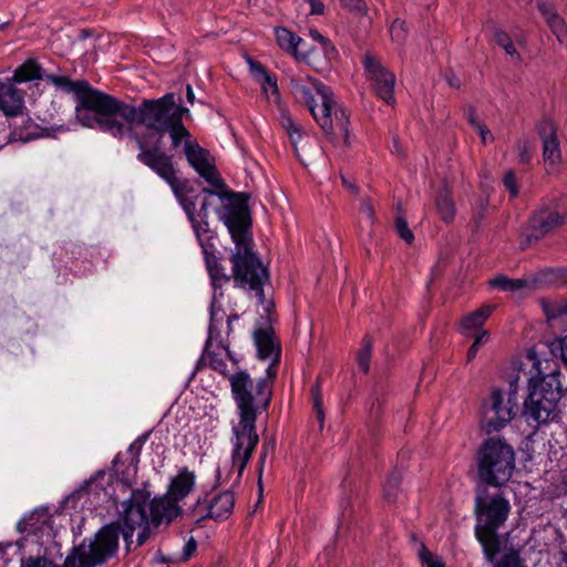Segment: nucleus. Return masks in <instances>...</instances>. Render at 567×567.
<instances>
[{
    "mask_svg": "<svg viewBox=\"0 0 567 567\" xmlns=\"http://www.w3.org/2000/svg\"><path fill=\"white\" fill-rule=\"evenodd\" d=\"M195 485V473L184 467L172 478L166 494L178 504L194 491Z\"/></svg>",
    "mask_w": 567,
    "mask_h": 567,
    "instance_id": "obj_20",
    "label": "nucleus"
},
{
    "mask_svg": "<svg viewBox=\"0 0 567 567\" xmlns=\"http://www.w3.org/2000/svg\"><path fill=\"white\" fill-rule=\"evenodd\" d=\"M564 224V217L557 212L539 210L530 218L526 239L528 243L537 241L544 238L550 231L557 229Z\"/></svg>",
    "mask_w": 567,
    "mask_h": 567,
    "instance_id": "obj_16",
    "label": "nucleus"
},
{
    "mask_svg": "<svg viewBox=\"0 0 567 567\" xmlns=\"http://www.w3.org/2000/svg\"><path fill=\"white\" fill-rule=\"evenodd\" d=\"M515 468V452L512 445L501 437H489L483 442L477 453L480 478L491 486H503Z\"/></svg>",
    "mask_w": 567,
    "mask_h": 567,
    "instance_id": "obj_8",
    "label": "nucleus"
},
{
    "mask_svg": "<svg viewBox=\"0 0 567 567\" xmlns=\"http://www.w3.org/2000/svg\"><path fill=\"white\" fill-rule=\"evenodd\" d=\"M135 140L140 150L137 159L166 181L175 194L179 196L178 181L172 158L159 150L161 136L152 141L136 135Z\"/></svg>",
    "mask_w": 567,
    "mask_h": 567,
    "instance_id": "obj_13",
    "label": "nucleus"
},
{
    "mask_svg": "<svg viewBox=\"0 0 567 567\" xmlns=\"http://www.w3.org/2000/svg\"><path fill=\"white\" fill-rule=\"evenodd\" d=\"M509 511V502L501 492L495 494L482 492L476 495L475 514L477 524L475 536L488 561H493L499 553L501 544L496 532L506 522Z\"/></svg>",
    "mask_w": 567,
    "mask_h": 567,
    "instance_id": "obj_5",
    "label": "nucleus"
},
{
    "mask_svg": "<svg viewBox=\"0 0 567 567\" xmlns=\"http://www.w3.org/2000/svg\"><path fill=\"white\" fill-rule=\"evenodd\" d=\"M45 567H59V566H56L53 563L47 560V566Z\"/></svg>",
    "mask_w": 567,
    "mask_h": 567,
    "instance_id": "obj_63",
    "label": "nucleus"
},
{
    "mask_svg": "<svg viewBox=\"0 0 567 567\" xmlns=\"http://www.w3.org/2000/svg\"><path fill=\"white\" fill-rule=\"evenodd\" d=\"M224 317V311L217 307L216 301L214 300L210 309L209 334L204 352L200 357V363L229 379L231 373L228 369V363H230L231 370H235L238 361L231 355L228 346H226L219 338L218 328L223 322Z\"/></svg>",
    "mask_w": 567,
    "mask_h": 567,
    "instance_id": "obj_11",
    "label": "nucleus"
},
{
    "mask_svg": "<svg viewBox=\"0 0 567 567\" xmlns=\"http://www.w3.org/2000/svg\"><path fill=\"white\" fill-rule=\"evenodd\" d=\"M282 126L285 127L291 143L293 144L297 157L300 161H302L298 150V142L301 141L302 138V132L300 126L296 124L290 117H286L282 120Z\"/></svg>",
    "mask_w": 567,
    "mask_h": 567,
    "instance_id": "obj_35",
    "label": "nucleus"
},
{
    "mask_svg": "<svg viewBox=\"0 0 567 567\" xmlns=\"http://www.w3.org/2000/svg\"><path fill=\"white\" fill-rule=\"evenodd\" d=\"M390 34L393 42L403 44L408 34L405 22L400 19H395L390 27Z\"/></svg>",
    "mask_w": 567,
    "mask_h": 567,
    "instance_id": "obj_38",
    "label": "nucleus"
},
{
    "mask_svg": "<svg viewBox=\"0 0 567 567\" xmlns=\"http://www.w3.org/2000/svg\"><path fill=\"white\" fill-rule=\"evenodd\" d=\"M275 372L267 369V375L252 381L245 371H235L229 375L230 389L239 413V422L234 426V440L231 451V468L224 478L229 481L228 475L236 471L235 483L240 481L243 472L248 464L259 436L256 431L257 415L267 409L271 401L272 382Z\"/></svg>",
    "mask_w": 567,
    "mask_h": 567,
    "instance_id": "obj_1",
    "label": "nucleus"
},
{
    "mask_svg": "<svg viewBox=\"0 0 567 567\" xmlns=\"http://www.w3.org/2000/svg\"><path fill=\"white\" fill-rule=\"evenodd\" d=\"M184 116L190 117V112L176 103L174 93L156 100H144L138 107L112 96L102 130L115 137H123L131 132L133 125L143 124L156 132L145 136L154 141L157 136H163L165 128Z\"/></svg>",
    "mask_w": 567,
    "mask_h": 567,
    "instance_id": "obj_2",
    "label": "nucleus"
},
{
    "mask_svg": "<svg viewBox=\"0 0 567 567\" xmlns=\"http://www.w3.org/2000/svg\"><path fill=\"white\" fill-rule=\"evenodd\" d=\"M543 309L546 313V317L548 320H554L561 316L563 313L567 312V306L566 305H551L547 301H543Z\"/></svg>",
    "mask_w": 567,
    "mask_h": 567,
    "instance_id": "obj_43",
    "label": "nucleus"
},
{
    "mask_svg": "<svg viewBox=\"0 0 567 567\" xmlns=\"http://www.w3.org/2000/svg\"><path fill=\"white\" fill-rule=\"evenodd\" d=\"M275 450V443L272 441L264 442L260 456H259V480L261 478V473L265 466L266 457L269 452Z\"/></svg>",
    "mask_w": 567,
    "mask_h": 567,
    "instance_id": "obj_47",
    "label": "nucleus"
},
{
    "mask_svg": "<svg viewBox=\"0 0 567 567\" xmlns=\"http://www.w3.org/2000/svg\"><path fill=\"white\" fill-rule=\"evenodd\" d=\"M254 340L260 359H274L275 362L279 361V346L270 328L256 330Z\"/></svg>",
    "mask_w": 567,
    "mask_h": 567,
    "instance_id": "obj_22",
    "label": "nucleus"
},
{
    "mask_svg": "<svg viewBox=\"0 0 567 567\" xmlns=\"http://www.w3.org/2000/svg\"><path fill=\"white\" fill-rule=\"evenodd\" d=\"M371 358V342L370 340L364 341L363 348L358 353V365L360 370L364 373L369 371V363Z\"/></svg>",
    "mask_w": 567,
    "mask_h": 567,
    "instance_id": "obj_41",
    "label": "nucleus"
},
{
    "mask_svg": "<svg viewBox=\"0 0 567 567\" xmlns=\"http://www.w3.org/2000/svg\"><path fill=\"white\" fill-rule=\"evenodd\" d=\"M360 212L363 214L367 218L373 219L374 218V208L370 199L363 198L360 206Z\"/></svg>",
    "mask_w": 567,
    "mask_h": 567,
    "instance_id": "obj_50",
    "label": "nucleus"
},
{
    "mask_svg": "<svg viewBox=\"0 0 567 567\" xmlns=\"http://www.w3.org/2000/svg\"><path fill=\"white\" fill-rule=\"evenodd\" d=\"M184 152L189 165L210 185L221 187L223 181L208 158V153L195 141L186 140Z\"/></svg>",
    "mask_w": 567,
    "mask_h": 567,
    "instance_id": "obj_15",
    "label": "nucleus"
},
{
    "mask_svg": "<svg viewBox=\"0 0 567 567\" xmlns=\"http://www.w3.org/2000/svg\"><path fill=\"white\" fill-rule=\"evenodd\" d=\"M539 11L546 20L547 25L551 32L556 35L560 43L567 41V25L561 17L557 14L555 9L546 3L538 4Z\"/></svg>",
    "mask_w": 567,
    "mask_h": 567,
    "instance_id": "obj_26",
    "label": "nucleus"
},
{
    "mask_svg": "<svg viewBox=\"0 0 567 567\" xmlns=\"http://www.w3.org/2000/svg\"><path fill=\"white\" fill-rule=\"evenodd\" d=\"M342 184H343V185H344L349 190H351V192H353V193H355V192H357V186H355L353 183H351V182L347 181L344 177H342Z\"/></svg>",
    "mask_w": 567,
    "mask_h": 567,
    "instance_id": "obj_58",
    "label": "nucleus"
},
{
    "mask_svg": "<svg viewBox=\"0 0 567 567\" xmlns=\"http://www.w3.org/2000/svg\"><path fill=\"white\" fill-rule=\"evenodd\" d=\"M396 231L400 237L405 240L408 244H411L414 239V235L408 226V223L404 218L398 217L395 221Z\"/></svg>",
    "mask_w": 567,
    "mask_h": 567,
    "instance_id": "obj_44",
    "label": "nucleus"
},
{
    "mask_svg": "<svg viewBox=\"0 0 567 567\" xmlns=\"http://www.w3.org/2000/svg\"><path fill=\"white\" fill-rule=\"evenodd\" d=\"M310 35L316 41H319V42H322V43L327 42V39L323 35H321L317 30H311L310 31Z\"/></svg>",
    "mask_w": 567,
    "mask_h": 567,
    "instance_id": "obj_57",
    "label": "nucleus"
},
{
    "mask_svg": "<svg viewBox=\"0 0 567 567\" xmlns=\"http://www.w3.org/2000/svg\"><path fill=\"white\" fill-rule=\"evenodd\" d=\"M193 229L203 249L210 248V239L214 237L213 231L209 229L207 217L197 215L190 220Z\"/></svg>",
    "mask_w": 567,
    "mask_h": 567,
    "instance_id": "obj_30",
    "label": "nucleus"
},
{
    "mask_svg": "<svg viewBox=\"0 0 567 567\" xmlns=\"http://www.w3.org/2000/svg\"><path fill=\"white\" fill-rule=\"evenodd\" d=\"M150 493L144 489H133L131 497L122 503V512L120 520L123 525L122 534L126 543L131 542V537L136 533L137 545H143L151 534V520L146 514V505Z\"/></svg>",
    "mask_w": 567,
    "mask_h": 567,
    "instance_id": "obj_12",
    "label": "nucleus"
},
{
    "mask_svg": "<svg viewBox=\"0 0 567 567\" xmlns=\"http://www.w3.org/2000/svg\"><path fill=\"white\" fill-rule=\"evenodd\" d=\"M474 128L478 132L483 143H486L488 138L493 140L491 131L483 123L477 124Z\"/></svg>",
    "mask_w": 567,
    "mask_h": 567,
    "instance_id": "obj_51",
    "label": "nucleus"
},
{
    "mask_svg": "<svg viewBox=\"0 0 567 567\" xmlns=\"http://www.w3.org/2000/svg\"><path fill=\"white\" fill-rule=\"evenodd\" d=\"M41 68L37 61L30 59L21 64L13 73L11 80L13 83H23L41 79Z\"/></svg>",
    "mask_w": 567,
    "mask_h": 567,
    "instance_id": "obj_28",
    "label": "nucleus"
},
{
    "mask_svg": "<svg viewBox=\"0 0 567 567\" xmlns=\"http://www.w3.org/2000/svg\"><path fill=\"white\" fill-rule=\"evenodd\" d=\"M549 349L550 353L554 357L560 358L563 363L567 367V334L551 341Z\"/></svg>",
    "mask_w": 567,
    "mask_h": 567,
    "instance_id": "obj_36",
    "label": "nucleus"
},
{
    "mask_svg": "<svg viewBox=\"0 0 567 567\" xmlns=\"http://www.w3.org/2000/svg\"><path fill=\"white\" fill-rule=\"evenodd\" d=\"M24 109V94L7 79L0 80V111L8 117L22 114Z\"/></svg>",
    "mask_w": 567,
    "mask_h": 567,
    "instance_id": "obj_17",
    "label": "nucleus"
},
{
    "mask_svg": "<svg viewBox=\"0 0 567 567\" xmlns=\"http://www.w3.org/2000/svg\"><path fill=\"white\" fill-rule=\"evenodd\" d=\"M524 360L514 362V368L517 369L519 375L523 372L527 377L528 373L524 371L523 367H532L530 375L527 378L529 392L524 402V415L528 421L532 420L537 424L547 423L557 415V403L561 389L560 371L555 368L545 373L547 368H543V362L535 349L527 350Z\"/></svg>",
    "mask_w": 567,
    "mask_h": 567,
    "instance_id": "obj_4",
    "label": "nucleus"
},
{
    "mask_svg": "<svg viewBox=\"0 0 567 567\" xmlns=\"http://www.w3.org/2000/svg\"><path fill=\"white\" fill-rule=\"evenodd\" d=\"M257 71L258 81L260 82L265 94L270 97L274 96L275 101L279 100V90L276 79H274L265 69L260 65L255 66Z\"/></svg>",
    "mask_w": 567,
    "mask_h": 567,
    "instance_id": "obj_31",
    "label": "nucleus"
},
{
    "mask_svg": "<svg viewBox=\"0 0 567 567\" xmlns=\"http://www.w3.org/2000/svg\"><path fill=\"white\" fill-rule=\"evenodd\" d=\"M289 85L295 100L308 107L326 134H331L333 131L332 111L337 105L331 89L303 73L290 75Z\"/></svg>",
    "mask_w": 567,
    "mask_h": 567,
    "instance_id": "obj_6",
    "label": "nucleus"
},
{
    "mask_svg": "<svg viewBox=\"0 0 567 567\" xmlns=\"http://www.w3.org/2000/svg\"><path fill=\"white\" fill-rule=\"evenodd\" d=\"M165 132L169 133V137L172 140V145L174 148L178 147L182 141H184L185 143L186 140H192L190 133L183 124V118H178V121L173 123L172 126L165 128Z\"/></svg>",
    "mask_w": 567,
    "mask_h": 567,
    "instance_id": "obj_33",
    "label": "nucleus"
},
{
    "mask_svg": "<svg viewBox=\"0 0 567 567\" xmlns=\"http://www.w3.org/2000/svg\"><path fill=\"white\" fill-rule=\"evenodd\" d=\"M489 286L503 291H517L526 286V280L511 279L504 275H499L489 280Z\"/></svg>",
    "mask_w": 567,
    "mask_h": 567,
    "instance_id": "obj_32",
    "label": "nucleus"
},
{
    "mask_svg": "<svg viewBox=\"0 0 567 567\" xmlns=\"http://www.w3.org/2000/svg\"><path fill=\"white\" fill-rule=\"evenodd\" d=\"M494 41L502 47L506 54L511 56L512 61L519 62L520 55L517 52L511 37L504 31H496L494 33Z\"/></svg>",
    "mask_w": 567,
    "mask_h": 567,
    "instance_id": "obj_34",
    "label": "nucleus"
},
{
    "mask_svg": "<svg viewBox=\"0 0 567 567\" xmlns=\"http://www.w3.org/2000/svg\"><path fill=\"white\" fill-rule=\"evenodd\" d=\"M204 192L208 195V197H213L216 195V193L213 190L205 189Z\"/></svg>",
    "mask_w": 567,
    "mask_h": 567,
    "instance_id": "obj_61",
    "label": "nucleus"
},
{
    "mask_svg": "<svg viewBox=\"0 0 567 567\" xmlns=\"http://www.w3.org/2000/svg\"><path fill=\"white\" fill-rule=\"evenodd\" d=\"M228 207L223 215L236 249L231 256L233 278L237 286L249 287L262 293L261 287L268 279L267 269L251 251L250 217L244 194H229Z\"/></svg>",
    "mask_w": 567,
    "mask_h": 567,
    "instance_id": "obj_3",
    "label": "nucleus"
},
{
    "mask_svg": "<svg viewBox=\"0 0 567 567\" xmlns=\"http://www.w3.org/2000/svg\"><path fill=\"white\" fill-rule=\"evenodd\" d=\"M419 556L425 567H445L443 560L432 554L424 545L421 546Z\"/></svg>",
    "mask_w": 567,
    "mask_h": 567,
    "instance_id": "obj_39",
    "label": "nucleus"
},
{
    "mask_svg": "<svg viewBox=\"0 0 567 567\" xmlns=\"http://www.w3.org/2000/svg\"><path fill=\"white\" fill-rule=\"evenodd\" d=\"M203 251L213 286L214 288H220L224 284L228 282L230 278L226 275L225 269L219 264L217 257L209 251V248L203 249Z\"/></svg>",
    "mask_w": 567,
    "mask_h": 567,
    "instance_id": "obj_27",
    "label": "nucleus"
},
{
    "mask_svg": "<svg viewBox=\"0 0 567 567\" xmlns=\"http://www.w3.org/2000/svg\"><path fill=\"white\" fill-rule=\"evenodd\" d=\"M401 481V476L398 473H393L385 482V496L390 498L392 496V492L399 486Z\"/></svg>",
    "mask_w": 567,
    "mask_h": 567,
    "instance_id": "obj_48",
    "label": "nucleus"
},
{
    "mask_svg": "<svg viewBox=\"0 0 567 567\" xmlns=\"http://www.w3.org/2000/svg\"><path fill=\"white\" fill-rule=\"evenodd\" d=\"M488 337H489V334H488L487 330H483V331H480L478 333L474 334V342L470 347V349L467 351V355H466L467 362H471L474 360V358L476 357V354L480 350L481 344L487 342Z\"/></svg>",
    "mask_w": 567,
    "mask_h": 567,
    "instance_id": "obj_40",
    "label": "nucleus"
},
{
    "mask_svg": "<svg viewBox=\"0 0 567 567\" xmlns=\"http://www.w3.org/2000/svg\"><path fill=\"white\" fill-rule=\"evenodd\" d=\"M436 209L441 219L451 223L455 217V205L447 188H443L436 198Z\"/></svg>",
    "mask_w": 567,
    "mask_h": 567,
    "instance_id": "obj_29",
    "label": "nucleus"
},
{
    "mask_svg": "<svg viewBox=\"0 0 567 567\" xmlns=\"http://www.w3.org/2000/svg\"><path fill=\"white\" fill-rule=\"evenodd\" d=\"M235 496L230 491L223 492L209 501L208 515L215 519H226L233 512Z\"/></svg>",
    "mask_w": 567,
    "mask_h": 567,
    "instance_id": "obj_24",
    "label": "nucleus"
},
{
    "mask_svg": "<svg viewBox=\"0 0 567 567\" xmlns=\"http://www.w3.org/2000/svg\"><path fill=\"white\" fill-rule=\"evenodd\" d=\"M276 40L278 45L292 54L298 60H307L308 55L298 51L300 44L303 43L302 39L293 32L284 27L275 29Z\"/></svg>",
    "mask_w": 567,
    "mask_h": 567,
    "instance_id": "obj_25",
    "label": "nucleus"
},
{
    "mask_svg": "<svg viewBox=\"0 0 567 567\" xmlns=\"http://www.w3.org/2000/svg\"><path fill=\"white\" fill-rule=\"evenodd\" d=\"M209 205H210L209 198L205 197L202 202V206H200V210H199L198 215L207 217V210H208Z\"/></svg>",
    "mask_w": 567,
    "mask_h": 567,
    "instance_id": "obj_55",
    "label": "nucleus"
},
{
    "mask_svg": "<svg viewBox=\"0 0 567 567\" xmlns=\"http://www.w3.org/2000/svg\"><path fill=\"white\" fill-rule=\"evenodd\" d=\"M467 120L470 122V124L473 126V127H476L477 124H481L482 122L477 118L476 114H475V111L473 109H470L467 111Z\"/></svg>",
    "mask_w": 567,
    "mask_h": 567,
    "instance_id": "obj_54",
    "label": "nucleus"
},
{
    "mask_svg": "<svg viewBox=\"0 0 567 567\" xmlns=\"http://www.w3.org/2000/svg\"><path fill=\"white\" fill-rule=\"evenodd\" d=\"M563 560L567 564V551H563Z\"/></svg>",
    "mask_w": 567,
    "mask_h": 567,
    "instance_id": "obj_64",
    "label": "nucleus"
},
{
    "mask_svg": "<svg viewBox=\"0 0 567 567\" xmlns=\"http://www.w3.org/2000/svg\"><path fill=\"white\" fill-rule=\"evenodd\" d=\"M519 380V374H516L509 380L511 394L495 388L484 400L481 412V426L486 433L502 430L516 415L518 405L515 396Z\"/></svg>",
    "mask_w": 567,
    "mask_h": 567,
    "instance_id": "obj_10",
    "label": "nucleus"
},
{
    "mask_svg": "<svg viewBox=\"0 0 567 567\" xmlns=\"http://www.w3.org/2000/svg\"><path fill=\"white\" fill-rule=\"evenodd\" d=\"M186 99H187V101L190 104H194V102H195V94H194V91L192 89V85H189V84L186 86Z\"/></svg>",
    "mask_w": 567,
    "mask_h": 567,
    "instance_id": "obj_56",
    "label": "nucleus"
},
{
    "mask_svg": "<svg viewBox=\"0 0 567 567\" xmlns=\"http://www.w3.org/2000/svg\"><path fill=\"white\" fill-rule=\"evenodd\" d=\"M367 78L370 81L375 94L386 104H393L395 76L388 71L381 62L372 55L367 54L363 59Z\"/></svg>",
    "mask_w": 567,
    "mask_h": 567,
    "instance_id": "obj_14",
    "label": "nucleus"
},
{
    "mask_svg": "<svg viewBox=\"0 0 567 567\" xmlns=\"http://www.w3.org/2000/svg\"><path fill=\"white\" fill-rule=\"evenodd\" d=\"M47 559L44 558H29L22 564L21 567H45Z\"/></svg>",
    "mask_w": 567,
    "mask_h": 567,
    "instance_id": "obj_52",
    "label": "nucleus"
},
{
    "mask_svg": "<svg viewBox=\"0 0 567 567\" xmlns=\"http://www.w3.org/2000/svg\"><path fill=\"white\" fill-rule=\"evenodd\" d=\"M450 84H451L452 86H456V87H458V86H460V83H458V81H457V80H456V81H452V80H450Z\"/></svg>",
    "mask_w": 567,
    "mask_h": 567,
    "instance_id": "obj_62",
    "label": "nucleus"
},
{
    "mask_svg": "<svg viewBox=\"0 0 567 567\" xmlns=\"http://www.w3.org/2000/svg\"><path fill=\"white\" fill-rule=\"evenodd\" d=\"M181 200V204L185 210V213L187 214V217L189 220L194 219L195 217H197L195 215V209H196V205L193 200L188 199V198H179Z\"/></svg>",
    "mask_w": 567,
    "mask_h": 567,
    "instance_id": "obj_49",
    "label": "nucleus"
},
{
    "mask_svg": "<svg viewBox=\"0 0 567 567\" xmlns=\"http://www.w3.org/2000/svg\"><path fill=\"white\" fill-rule=\"evenodd\" d=\"M120 526L102 527L89 544H81L65 561L64 567H96L114 557L118 549Z\"/></svg>",
    "mask_w": 567,
    "mask_h": 567,
    "instance_id": "obj_9",
    "label": "nucleus"
},
{
    "mask_svg": "<svg viewBox=\"0 0 567 567\" xmlns=\"http://www.w3.org/2000/svg\"><path fill=\"white\" fill-rule=\"evenodd\" d=\"M538 130L543 141L544 162L546 165L556 166L561 161L559 142L556 136V127L550 122H545Z\"/></svg>",
    "mask_w": 567,
    "mask_h": 567,
    "instance_id": "obj_19",
    "label": "nucleus"
},
{
    "mask_svg": "<svg viewBox=\"0 0 567 567\" xmlns=\"http://www.w3.org/2000/svg\"><path fill=\"white\" fill-rule=\"evenodd\" d=\"M333 131L329 134L332 141L338 144V136L341 137V146L349 150L353 146L354 137L350 131L349 116L344 110L339 109L338 104L332 111Z\"/></svg>",
    "mask_w": 567,
    "mask_h": 567,
    "instance_id": "obj_21",
    "label": "nucleus"
},
{
    "mask_svg": "<svg viewBox=\"0 0 567 567\" xmlns=\"http://www.w3.org/2000/svg\"><path fill=\"white\" fill-rule=\"evenodd\" d=\"M504 186L509 192L512 197H516L518 195V186L516 184L515 175L513 172L506 173L504 177Z\"/></svg>",
    "mask_w": 567,
    "mask_h": 567,
    "instance_id": "obj_46",
    "label": "nucleus"
},
{
    "mask_svg": "<svg viewBox=\"0 0 567 567\" xmlns=\"http://www.w3.org/2000/svg\"><path fill=\"white\" fill-rule=\"evenodd\" d=\"M493 310L494 306L486 305L466 315L461 322L462 332L470 336L483 331L484 329L482 328Z\"/></svg>",
    "mask_w": 567,
    "mask_h": 567,
    "instance_id": "obj_23",
    "label": "nucleus"
},
{
    "mask_svg": "<svg viewBox=\"0 0 567 567\" xmlns=\"http://www.w3.org/2000/svg\"><path fill=\"white\" fill-rule=\"evenodd\" d=\"M181 514L179 505L167 494L155 497L150 503V520L154 526L169 524Z\"/></svg>",
    "mask_w": 567,
    "mask_h": 567,
    "instance_id": "obj_18",
    "label": "nucleus"
},
{
    "mask_svg": "<svg viewBox=\"0 0 567 567\" xmlns=\"http://www.w3.org/2000/svg\"><path fill=\"white\" fill-rule=\"evenodd\" d=\"M230 331H231V320L228 317V319H227V333H229Z\"/></svg>",
    "mask_w": 567,
    "mask_h": 567,
    "instance_id": "obj_60",
    "label": "nucleus"
},
{
    "mask_svg": "<svg viewBox=\"0 0 567 567\" xmlns=\"http://www.w3.org/2000/svg\"><path fill=\"white\" fill-rule=\"evenodd\" d=\"M311 398H312V404L313 410L316 412L317 420L320 423V426H322L324 421V412L322 409V398H321V390L319 383H316L311 388Z\"/></svg>",
    "mask_w": 567,
    "mask_h": 567,
    "instance_id": "obj_37",
    "label": "nucleus"
},
{
    "mask_svg": "<svg viewBox=\"0 0 567 567\" xmlns=\"http://www.w3.org/2000/svg\"><path fill=\"white\" fill-rule=\"evenodd\" d=\"M45 80L65 92L75 94L76 117L84 126L102 128L111 95L91 87L86 81H72L68 76L55 74L47 75Z\"/></svg>",
    "mask_w": 567,
    "mask_h": 567,
    "instance_id": "obj_7",
    "label": "nucleus"
},
{
    "mask_svg": "<svg viewBox=\"0 0 567 567\" xmlns=\"http://www.w3.org/2000/svg\"><path fill=\"white\" fill-rule=\"evenodd\" d=\"M311 6L312 13L322 14L324 10V6L320 0H308Z\"/></svg>",
    "mask_w": 567,
    "mask_h": 567,
    "instance_id": "obj_53",
    "label": "nucleus"
},
{
    "mask_svg": "<svg viewBox=\"0 0 567 567\" xmlns=\"http://www.w3.org/2000/svg\"><path fill=\"white\" fill-rule=\"evenodd\" d=\"M340 6L344 9L359 13L365 14L368 12V4L364 0H338Z\"/></svg>",
    "mask_w": 567,
    "mask_h": 567,
    "instance_id": "obj_42",
    "label": "nucleus"
},
{
    "mask_svg": "<svg viewBox=\"0 0 567 567\" xmlns=\"http://www.w3.org/2000/svg\"><path fill=\"white\" fill-rule=\"evenodd\" d=\"M533 151H534V146L528 141H519L517 143V152H518L519 161L522 163H524V164L529 163V161L532 158Z\"/></svg>",
    "mask_w": 567,
    "mask_h": 567,
    "instance_id": "obj_45",
    "label": "nucleus"
},
{
    "mask_svg": "<svg viewBox=\"0 0 567 567\" xmlns=\"http://www.w3.org/2000/svg\"><path fill=\"white\" fill-rule=\"evenodd\" d=\"M495 567H517L516 565L509 563L497 564Z\"/></svg>",
    "mask_w": 567,
    "mask_h": 567,
    "instance_id": "obj_59",
    "label": "nucleus"
}]
</instances>
